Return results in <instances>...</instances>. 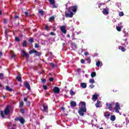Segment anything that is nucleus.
<instances>
[{"label":"nucleus","instance_id":"nucleus-9","mask_svg":"<svg viewBox=\"0 0 129 129\" xmlns=\"http://www.w3.org/2000/svg\"><path fill=\"white\" fill-rule=\"evenodd\" d=\"M24 86L27 88V89H28L29 90H31V86H30V84L26 81L24 84Z\"/></svg>","mask_w":129,"mask_h":129},{"label":"nucleus","instance_id":"nucleus-18","mask_svg":"<svg viewBox=\"0 0 129 129\" xmlns=\"http://www.w3.org/2000/svg\"><path fill=\"white\" fill-rule=\"evenodd\" d=\"M16 79H17V80H18V81L19 82H22V77H21V76H18L16 77Z\"/></svg>","mask_w":129,"mask_h":129},{"label":"nucleus","instance_id":"nucleus-63","mask_svg":"<svg viewBox=\"0 0 129 129\" xmlns=\"http://www.w3.org/2000/svg\"><path fill=\"white\" fill-rule=\"evenodd\" d=\"M61 109H62V110H65V107H62L61 108Z\"/></svg>","mask_w":129,"mask_h":129},{"label":"nucleus","instance_id":"nucleus-33","mask_svg":"<svg viewBox=\"0 0 129 129\" xmlns=\"http://www.w3.org/2000/svg\"><path fill=\"white\" fill-rule=\"evenodd\" d=\"M44 12L42 10L39 11V14H40V15L41 16H44Z\"/></svg>","mask_w":129,"mask_h":129},{"label":"nucleus","instance_id":"nucleus-17","mask_svg":"<svg viewBox=\"0 0 129 129\" xmlns=\"http://www.w3.org/2000/svg\"><path fill=\"white\" fill-rule=\"evenodd\" d=\"M100 66H102V63L100 62V61L98 60L96 62V67H100Z\"/></svg>","mask_w":129,"mask_h":129},{"label":"nucleus","instance_id":"nucleus-48","mask_svg":"<svg viewBox=\"0 0 129 129\" xmlns=\"http://www.w3.org/2000/svg\"><path fill=\"white\" fill-rule=\"evenodd\" d=\"M45 29L47 30V31H49V30H50L49 29V26L48 25H45Z\"/></svg>","mask_w":129,"mask_h":129},{"label":"nucleus","instance_id":"nucleus-54","mask_svg":"<svg viewBox=\"0 0 129 129\" xmlns=\"http://www.w3.org/2000/svg\"><path fill=\"white\" fill-rule=\"evenodd\" d=\"M87 55H89V53L88 52H86L84 53L85 56H87Z\"/></svg>","mask_w":129,"mask_h":129},{"label":"nucleus","instance_id":"nucleus-19","mask_svg":"<svg viewBox=\"0 0 129 129\" xmlns=\"http://www.w3.org/2000/svg\"><path fill=\"white\" fill-rule=\"evenodd\" d=\"M98 97V94H94V95H93V98L95 101L97 100Z\"/></svg>","mask_w":129,"mask_h":129},{"label":"nucleus","instance_id":"nucleus-46","mask_svg":"<svg viewBox=\"0 0 129 129\" xmlns=\"http://www.w3.org/2000/svg\"><path fill=\"white\" fill-rule=\"evenodd\" d=\"M35 48H39V44L37 43H35Z\"/></svg>","mask_w":129,"mask_h":129},{"label":"nucleus","instance_id":"nucleus-1","mask_svg":"<svg viewBox=\"0 0 129 129\" xmlns=\"http://www.w3.org/2000/svg\"><path fill=\"white\" fill-rule=\"evenodd\" d=\"M67 5H68V4H67L66 5V10L64 12L66 18H73V16H74V13H75H75L77 12L78 6H77V5H76L68 8Z\"/></svg>","mask_w":129,"mask_h":129},{"label":"nucleus","instance_id":"nucleus-25","mask_svg":"<svg viewBox=\"0 0 129 129\" xmlns=\"http://www.w3.org/2000/svg\"><path fill=\"white\" fill-rule=\"evenodd\" d=\"M89 82L91 83V84H93V83H95V81L94 80V79H90Z\"/></svg>","mask_w":129,"mask_h":129},{"label":"nucleus","instance_id":"nucleus-61","mask_svg":"<svg viewBox=\"0 0 129 129\" xmlns=\"http://www.w3.org/2000/svg\"><path fill=\"white\" fill-rule=\"evenodd\" d=\"M14 18L15 19H19V17L18 16V15H15Z\"/></svg>","mask_w":129,"mask_h":129},{"label":"nucleus","instance_id":"nucleus-4","mask_svg":"<svg viewBox=\"0 0 129 129\" xmlns=\"http://www.w3.org/2000/svg\"><path fill=\"white\" fill-rule=\"evenodd\" d=\"M50 4L52 6L53 9H57L58 8V5L55 3V0H48Z\"/></svg>","mask_w":129,"mask_h":129},{"label":"nucleus","instance_id":"nucleus-41","mask_svg":"<svg viewBox=\"0 0 129 129\" xmlns=\"http://www.w3.org/2000/svg\"><path fill=\"white\" fill-rule=\"evenodd\" d=\"M121 50L122 51V52H125V49H124V47H123V46L121 47Z\"/></svg>","mask_w":129,"mask_h":129},{"label":"nucleus","instance_id":"nucleus-47","mask_svg":"<svg viewBox=\"0 0 129 129\" xmlns=\"http://www.w3.org/2000/svg\"><path fill=\"white\" fill-rule=\"evenodd\" d=\"M49 64L51 66V67H52V68H54L55 67V65L54 64V63H53V62L50 63Z\"/></svg>","mask_w":129,"mask_h":129},{"label":"nucleus","instance_id":"nucleus-28","mask_svg":"<svg viewBox=\"0 0 129 129\" xmlns=\"http://www.w3.org/2000/svg\"><path fill=\"white\" fill-rule=\"evenodd\" d=\"M86 61H87V63L89 64H90L91 63V59H90V57H88L86 59Z\"/></svg>","mask_w":129,"mask_h":129},{"label":"nucleus","instance_id":"nucleus-62","mask_svg":"<svg viewBox=\"0 0 129 129\" xmlns=\"http://www.w3.org/2000/svg\"><path fill=\"white\" fill-rule=\"evenodd\" d=\"M2 56H3V52L0 51V58L2 57Z\"/></svg>","mask_w":129,"mask_h":129},{"label":"nucleus","instance_id":"nucleus-35","mask_svg":"<svg viewBox=\"0 0 129 129\" xmlns=\"http://www.w3.org/2000/svg\"><path fill=\"white\" fill-rule=\"evenodd\" d=\"M0 79H4V74L0 73Z\"/></svg>","mask_w":129,"mask_h":129},{"label":"nucleus","instance_id":"nucleus-59","mask_svg":"<svg viewBox=\"0 0 129 129\" xmlns=\"http://www.w3.org/2000/svg\"><path fill=\"white\" fill-rule=\"evenodd\" d=\"M77 71L78 73L81 72V69L80 68L78 69Z\"/></svg>","mask_w":129,"mask_h":129},{"label":"nucleus","instance_id":"nucleus-10","mask_svg":"<svg viewBox=\"0 0 129 129\" xmlns=\"http://www.w3.org/2000/svg\"><path fill=\"white\" fill-rule=\"evenodd\" d=\"M42 107H43V111L45 112H48V105L45 104H42Z\"/></svg>","mask_w":129,"mask_h":129},{"label":"nucleus","instance_id":"nucleus-6","mask_svg":"<svg viewBox=\"0 0 129 129\" xmlns=\"http://www.w3.org/2000/svg\"><path fill=\"white\" fill-rule=\"evenodd\" d=\"M114 104V102H112L111 103H106V105H107V108L110 110V111H112V105Z\"/></svg>","mask_w":129,"mask_h":129},{"label":"nucleus","instance_id":"nucleus-60","mask_svg":"<svg viewBox=\"0 0 129 129\" xmlns=\"http://www.w3.org/2000/svg\"><path fill=\"white\" fill-rule=\"evenodd\" d=\"M101 6H102V4H98V8H99V9H100V7H101Z\"/></svg>","mask_w":129,"mask_h":129},{"label":"nucleus","instance_id":"nucleus-58","mask_svg":"<svg viewBox=\"0 0 129 129\" xmlns=\"http://www.w3.org/2000/svg\"><path fill=\"white\" fill-rule=\"evenodd\" d=\"M90 87L91 88H94V85H90Z\"/></svg>","mask_w":129,"mask_h":129},{"label":"nucleus","instance_id":"nucleus-34","mask_svg":"<svg viewBox=\"0 0 129 129\" xmlns=\"http://www.w3.org/2000/svg\"><path fill=\"white\" fill-rule=\"evenodd\" d=\"M15 40L17 42H20L21 41V40L20 39V38H19L18 37H15Z\"/></svg>","mask_w":129,"mask_h":129},{"label":"nucleus","instance_id":"nucleus-30","mask_svg":"<svg viewBox=\"0 0 129 129\" xmlns=\"http://www.w3.org/2000/svg\"><path fill=\"white\" fill-rule=\"evenodd\" d=\"M0 114H1V116H2V117H3V118H5V114L4 113V111H1Z\"/></svg>","mask_w":129,"mask_h":129},{"label":"nucleus","instance_id":"nucleus-52","mask_svg":"<svg viewBox=\"0 0 129 129\" xmlns=\"http://www.w3.org/2000/svg\"><path fill=\"white\" fill-rule=\"evenodd\" d=\"M20 112H21V113H25V110L24 109H20Z\"/></svg>","mask_w":129,"mask_h":129},{"label":"nucleus","instance_id":"nucleus-55","mask_svg":"<svg viewBox=\"0 0 129 129\" xmlns=\"http://www.w3.org/2000/svg\"><path fill=\"white\" fill-rule=\"evenodd\" d=\"M73 38H72V40L74 41V40H77V38H75V37H74V35L72 36Z\"/></svg>","mask_w":129,"mask_h":129},{"label":"nucleus","instance_id":"nucleus-64","mask_svg":"<svg viewBox=\"0 0 129 129\" xmlns=\"http://www.w3.org/2000/svg\"><path fill=\"white\" fill-rule=\"evenodd\" d=\"M67 37H68V38H70V35L68 34V35H67Z\"/></svg>","mask_w":129,"mask_h":129},{"label":"nucleus","instance_id":"nucleus-51","mask_svg":"<svg viewBox=\"0 0 129 129\" xmlns=\"http://www.w3.org/2000/svg\"><path fill=\"white\" fill-rule=\"evenodd\" d=\"M85 62V60H84V59H82L81 60V63H82V64L84 63Z\"/></svg>","mask_w":129,"mask_h":129},{"label":"nucleus","instance_id":"nucleus-16","mask_svg":"<svg viewBox=\"0 0 129 129\" xmlns=\"http://www.w3.org/2000/svg\"><path fill=\"white\" fill-rule=\"evenodd\" d=\"M19 121L22 123V124H24L25 123V119L23 117H20Z\"/></svg>","mask_w":129,"mask_h":129},{"label":"nucleus","instance_id":"nucleus-39","mask_svg":"<svg viewBox=\"0 0 129 129\" xmlns=\"http://www.w3.org/2000/svg\"><path fill=\"white\" fill-rule=\"evenodd\" d=\"M19 106L23 107L24 106V102H21L19 104Z\"/></svg>","mask_w":129,"mask_h":129},{"label":"nucleus","instance_id":"nucleus-22","mask_svg":"<svg viewBox=\"0 0 129 129\" xmlns=\"http://www.w3.org/2000/svg\"><path fill=\"white\" fill-rule=\"evenodd\" d=\"M110 120H111L112 121H114L115 120V115H111L110 117Z\"/></svg>","mask_w":129,"mask_h":129},{"label":"nucleus","instance_id":"nucleus-44","mask_svg":"<svg viewBox=\"0 0 129 129\" xmlns=\"http://www.w3.org/2000/svg\"><path fill=\"white\" fill-rule=\"evenodd\" d=\"M50 35L51 36H56V34H55V33L53 32H51L50 33Z\"/></svg>","mask_w":129,"mask_h":129},{"label":"nucleus","instance_id":"nucleus-20","mask_svg":"<svg viewBox=\"0 0 129 129\" xmlns=\"http://www.w3.org/2000/svg\"><path fill=\"white\" fill-rule=\"evenodd\" d=\"M104 115L105 117H108V116H110V113H109V112H106Z\"/></svg>","mask_w":129,"mask_h":129},{"label":"nucleus","instance_id":"nucleus-3","mask_svg":"<svg viewBox=\"0 0 129 129\" xmlns=\"http://www.w3.org/2000/svg\"><path fill=\"white\" fill-rule=\"evenodd\" d=\"M34 53V54H35V56H40L42 55V53L38 52V51L35 49L30 50L29 52V53L30 54V55Z\"/></svg>","mask_w":129,"mask_h":129},{"label":"nucleus","instance_id":"nucleus-45","mask_svg":"<svg viewBox=\"0 0 129 129\" xmlns=\"http://www.w3.org/2000/svg\"><path fill=\"white\" fill-rule=\"evenodd\" d=\"M43 87V89H44V90H47V89H48V87H47L46 85H44Z\"/></svg>","mask_w":129,"mask_h":129},{"label":"nucleus","instance_id":"nucleus-7","mask_svg":"<svg viewBox=\"0 0 129 129\" xmlns=\"http://www.w3.org/2000/svg\"><path fill=\"white\" fill-rule=\"evenodd\" d=\"M4 113L6 115H8L10 113V106H7L5 110H4Z\"/></svg>","mask_w":129,"mask_h":129},{"label":"nucleus","instance_id":"nucleus-49","mask_svg":"<svg viewBox=\"0 0 129 129\" xmlns=\"http://www.w3.org/2000/svg\"><path fill=\"white\" fill-rule=\"evenodd\" d=\"M20 117H16L14 119L15 121H18V120H20Z\"/></svg>","mask_w":129,"mask_h":129},{"label":"nucleus","instance_id":"nucleus-2","mask_svg":"<svg viewBox=\"0 0 129 129\" xmlns=\"http://www.w3.org/2000/svg\"><path fill=\"white\" fill-rule=\"evenodd\" d=\"M81 107L79 108L78 113H79L80 116H84V113L86 112V103L85 102H81L80 103Z\"/></svg>","mask_w":129,"mask_h":129},{"label":"nucleus","instance_id":"nucleus-5","mask_svg":"<svg viewBox=\"0 0 129 129\" xmlns=\"http://www.w3.org/2000/svg\"><path fill=\"white\" fill-rule=\"evenodd\" d=\"M119 109H120V106H119V103L116 102V105L114 107V110H115V112H116L117 113H119Z\"/></svg>","mask_w":129,"mask_h":129},{"label":"nucleus","instance_id":"nucleus-29","mask_svg":"<svg viewBox=\"0 0 129 129\" xmlns=\"http://www.w3.org/2000/svg\"><path fill=\"white\" fill-rule=\"evenodd\" d=\"M27 54V52L25 51V50H23L22 51V56L23 57H25V55Z\"/></svg>","mask_w":129,"mask_h":129},{"label":"nucleus","instance_id":"nucleus-21","mask_svg":"<svg viewBox=\"0 0 129 129\" xmlns=\"http://www.w3.org/2000/svg\"><path fill=\"white\" fill-rule=\"evenodd\" d=\"M100 103H101V101L98 100L97 103L95 104L96 107H99Z\"/></svg>","mask_w":129,"mask_h":129},{"label":"nucleus","instance_id":"nucleus-14","mask_svg":"<svg viewBox=\"0 0 129 129\" xmlns=\"http://www.w3.org/2000/svg\"><path fill=\"white\" fill-rule=\"evenodd\" d=\"M102 13L103 14V15H108L109 12H108V10H107V9H104Z\"/></svg>","mask_w":129,"mask_h":129},{"label":"nucleus","instance_id":"nucleus-31","mask_svg":"<svg viewBox=\"0 0 129 129\" xmlns=\"http://www.w3.org/2000/svg\"><path fill=\"white\" fill-rule=\"evenodd\" d=\"M8 32H9V30H8V29H6L5 32V37H8Z\"/></svg>","mask_w":129,"mask_h":129},{"label":"nucleus","instance_id":"nucleus-32","mask_svg":"<svg viewBox=\"0 0 129 129\" xmlns=\"http://www.w3.org/2000/svg\"><path fill=\"white\" fill-rule=\"evenodd\" d=\"M23 47H27V41L25 40L23 41Z\"/></svg>","mask_w":129,"mask_h":129},{"label":"nucleus","instance_id":"nucleus-27","mask_svg":"<svg viewBox=\"0 0 129 129\" xmlns=\"http://www.w3.org/2000/svg\"><path fill=\"white\" fill-rule=\"evenodd\" d=\"M54 20H55V17H54V16L50 17L49 18V22H52L54 21Z\"/></svg>","mask_w":129,"mask_h":129},{"label":"nucleus","instance_id":"nucleus-15","mask_svg":"<svg viewBox=\"0 0 129 129\" xmlns=\"http://www.w3.org/2000/svg\"><path fill=\"white\" fill-rule=\"evenodd\" d=\"M81 86L82 88H86L87 87V85L85 83H81Z\"/></svg>","mask_w":129,"mask_h":129},{"label":"nucleus","instance_id":"nucleus-8","mask_svg":"<svg viewBox=\"0 0 129 129\" xmlns=\"http://www.w3.org/2000/svg\"><path fill=\"white\" fill-rule=\"evenodd\" d=\"M60 31L63 33V34H66L67 31L66 30V26H62L60 27Z\"/></svg>","mask_w":129,"mask_h":129},{"label":"nucleus","instance_id":"nucleus-57","mask_svg":"<svg viewBox=\"0 0 129 129\" xmlns=\"http://www.w3.org/2000/svg\"><path fill=\"white\" fill-rule=\"evenodd\" d=\"M7 19H4V24H7Z\"/></svg>","mask_w":129,"mask_h":129},{"label":"nucleus","instance_id":"nucleus-26","mask_svg":"<svg viewBox=\"0 0 129 129\" xmlns=\"http://www.w3.org/2000/svg\"><path fill=\"white\" fill-rule=\"evenodd\" d=\"M6 90H7V91H10V92L13 91V89L10 88V87L8 86H6Z\"/></svg>","mask_w":129,"mask_h":129},{"label":"nucleus","instance_id":"nucleus-36","mask_svg":"<svg viewBox=\"0 0 129 129\" xmlns=\"http://www.w3.org/2000/svg\"><path fill=\"white\" fill-rule=\"evenodd\" d=\"M26 104H27V106H28V107H29V106H31V102H30V101H27L26 102Z\"/></svg>","mask_w":129,"mask_h":129},{"label":"nucleus","instance_id":"nucleus-43","mask_svg":"<svg viewBox=\"0 0 129 129\" xmlns=\"http://www.w3.org/2000/svg\"><path fill=\"white\" fill-rule=\"evenodd\" d=\"M29 42H30V43H31L34 42V39H33V38L30 39L29 40Z\"/></svg>","mask_w":129,"mask_h":129},{"label":"nucleus","instance_id":"nucleus-53","mask_svg":"<svg viewBox=\"0 0 129 129\" xmlns=\"http://www.w3.org/2000/svg\"><path fill=\"white\" fill-rule=\"evenodd\" d=\"M42 83H46V79H42Z\"/></svg>","mask_w":129,"mask_h":129},{"label":"nucleus","instance_id":"nucleus-50","mask_svg":"<svg viewBox=\"0 0 129 129\" xmlns=\"http://www.w3.org/2000/svg\"><path fill=\"white\" fill-rule=\"evenodd\" d=\"M24 14L25 15V17H28V16H29V13H28V12H25Z\"/></svg>","mask_w":129,"mask_h":129},{"label":"nucleus","instance_id":"nucleus-56","mask_svg":"<svg viewBox=\"0 0 129 129\" xmlns=\"http://www.w3.org/2000/svg\"><path fill=\"white\" fill-rule=\"evenodd\" d=\"M24 101L25 102H27L28 101V98L25 97L24 98Z\"/></svg>","mask_w":129,"mask_h":129},{"label":"nucleus","instance_id":"nucleus-23","mask_svg":"<svg viewBox=\"0 0 129 129\" xmlns=\"http://www.w3.org/2000/svg\"><path fill=\"white\" fill-rule=\"evenodd\" d=\"M91 76L92 78L95 77V76H96V73H95V72H92L91 74Z\"/></svg>","mask_w":129,"mask_h":129},{"label":"nucleus","instance_id":"nucleus-24","mask_svg":"<svg viewBox=\"0 0 129 129\" xmlns=\"http://www.w3.org/2000/svg\"><path fill=\"white\" fill-rule=\"evenodd\" d=\"M116 29L118 32H121V27L120 26H116Z\"/></svg>","mask_w":129,"mask_h":129},{"label":"nucleus","instance_id":"nucleus-38","mask_svg":"<svg viewBox=\"0 0 129 129\" xmlns=\"http://www.w3.org/2000/svg\"><path fill=\"white\" fill-rule=\"evenodd\" d=\"M119 17H122L123 16V12H120L119 13Z\"/></svg>","mask_w":129,"mask_h":129},{"label":"nucleus","instance_id":"nucleus-42","mask_svg":"<svg viewBox=\"0 0 129 129\" xmlns=\"http://www.w3.org/2000/svg\"><path fill=\"white\" fill-rule=\"evenodd\" d=\"M70 94H71V95H74V94H75V93L74 92V91L71 90Z\"/></svg>","mask_w":129,"mask_h":129},{"label":"nucleus","instance_id":"nucleus-13","mask_svg":"<svg viewBox=\"0 0 129 129\" xmlns=\"http://www.w3.org/2000/svg\"><path fill=\"white\" fill-rule=\"evenodd\" d=\"M11 54V59H15L16 58V54L13 52H10Z\"/></svg>","mask_w":129,"mask_h":129},{"label":"nucleus","instance_id":"nucleus-40","mask_svg":"<svg viewBox=\"0 0 129 129\" xmlns=\"http://www.w3.org/2000/svg\"><path fill=\"white\" fill-rule=\"evenodd\" d=\"M24 57H25L27 59H29V54L26 53V54L24 55Z\"/></svg>","mask_w":129,"mask_h":129},{"label":"nucleus","instance_id":"nucleus-12","mask_svg":"<svg viewBox=\"0 0 129 129\" xmlns=\"http://www.w3.org/2000/svg\"><path fill=\"white\" fill-rule=\"evenodd\" d=\"M71 107H76V102L73 101L70 102Z\"/></svg>","mask_w":129,"mask_h":129},{"label":"nucleus","instance_id":"nucleus-37","mask_svg":"<svg viewBox=\"0 0 129 129\" xmlns=\"http://www.w3.org/2000/svg\"><path fill=\"white\" fill-rule=\"evenodd\" d=\"M50 82H53L54 81V78L51 77L49 79Z\"/></svg>","mask_w":129,"mask_h":129},{"label":"nucleus","instance_id":"nucleus-11","mask_svg":"<svg viewBox=\"0 0 129 129\" xmlns=\"http://www.w3.org/2000/svg\"><path fill=\"white\" fill-rule=\"evenodd\" d=\"M53 92L54 93H59L60 92V89L58 87H55L53 89Z\"/></svg>","mask_w":129,"mask_h":129}]
</instances>
